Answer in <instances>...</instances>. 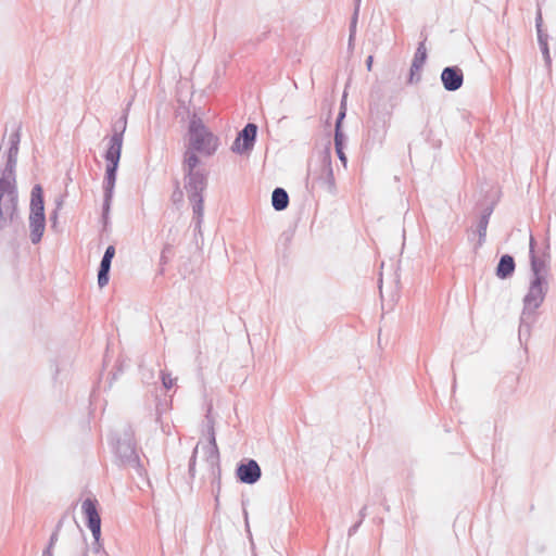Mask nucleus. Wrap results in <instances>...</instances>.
Segmentation results:
<instances>
[{
	"label": "nucleus",
	"mask_w": 556,
	"mask_h": 556,
	"mask_svg": "<svg viewBox=\"0 0 556 556\" xmlns=\"http://www.w3.org/2000/svg\"><path fill=\"white\" fill-rule=\"evenodd\" d=\"M313 181H316L329 193H336L337 188L332 169L331 151L329 147H326L319 154L318 173L313 175Z\"/></svg>",
	"instance_id": "nucleus-9"
},
{
	"label": "nucleus",
	"mask_w": 556,
	"mask_h": 556,
	"mask_svg": "<svg viewBox=\"0 0 556 556\" xmlns=\"http://www.w3.org/2000/svg\"><path fill=\"white\" fill-rule=\"evenodd\" d=\"M381 97L382 94L379 90L372 89L370 92L369 125L367 138L365 140V147L368 150L381 147L386 139L391 118V112L386 109V105L382 106L380 103Z\"/></svg>",
	"instance_id": "nucleus-2"
},
{
	"label": "nucleus",
	"mask_w": 556,
	"mask_h": 556,
	"mask_svg": "<svg viewBox=\"0 0 556 556\" xmlns=\"http://www.w3.org/2000/svg\"><path fill=\"white\" fill-rule=\"evenodd\" d=\"M440 79L446 91L455 92L464 85V72L458 65H448L442 70Z\"/></svg>",
	"instance_id": "nucleus-14"
},
{
	"label": "nucleus",
	"mask_w": 556,
	"mask_h": 556,
	"mask_svg": "<svg viewBox=\"0 0 556 556\" xmlns=\"http://www.w3.org/2000/svg\"><path fill=\"white\" fill-rule=\"evenodd\" d=\"M532 318H533V317H531V319H532ZM527 320H528V323H529V329H527V327H525V328H523L522 333H521V334L519 333V339H521V337H522L523 334H529V333H530L531 321H530V318H528Z\"/></svg>",
	"instance_id": "nucleus-52"
},
{
	"label": "nucleus",
	"mask_w": 556,
	"mask_h": 556,
	"mask_svg": "<svg viewBox=\"0 0 556 556\" xmlns=\"http://www.w3.org/2000/svg\"><path fill=\"white\" fill-rule=\"evenodd\" d=\"M361 526H362V520H357L354 525H352L348 530L349 538L353 536L357 532V530L359 529Z\"/></svg>",
	"instance_id": "nucleus-40"
},
{
	"label": "nucleus",
	"mask_w": 556,
	"mask_h": 556,
	"mask_svg": "<svg viewBox=\"0 0 556 556\" xmlns=\"http://www.w3.org/2000/svg\"><path fill=\"white\" fill-rule=\"evenodd\" d=\"M372 63H374V56H372V55H368V56H367V59H366V61H365V65H366V68H367L368 71H370V70H371V67H372Z\"/></svg>",
	"instance_id": "nucleus-48"
},
{
	"label": "nucleus",
	"mask_w": 556,
	"mask_h": 556,
	"mask_svg": "<svg viewBox=\"0 0 556 556\" xmlns=\"http://www.w3.org/2000/svg\"><path fill=\"white\" fill-rule=\"evenodd\" d=\"M346 116V106L340 105L338 115L334 122V129H343V121Z\"/></svg>",
	"instance_id": "nucleus-33"
},
{
	"label": "nucleus",
	"mask_w": 556,
	"mask_h": 556,
	"mask_svg": "<svg viewBox=\"0 0 556 556\" xmlns=\"http://www.w3.org/2000/svg\"><path fill=\"white\" fill-rule=\"evenodd\" d=\"M359 13L353 12L349 25V47H353Z\"/></svg>",
	"instance_id": "nucleus-28"
},
{
	"label": "nucleus",
	"mask_w": 556,
	"mask_h": 556,
	"mask_svg": "<svg viewBox=\"0 0 556 556\" xmlns=\"http://www.w3.org/2000/svg\"><path fill=\"white\" fill-rule=\"evenodd\" d=\"M421 70L422 68H420L414 64H410L407 84L413 85V84L419 83L421 79Z\"/></svg>",
	"instance_id": "nucleus-31"
},
{
	"label": "nucleus",
	"mask_w": 556,
	"mask_h": 556,
	"mask_svg": "<svg viewBox=\"0 0 556 556\" xmlns=\"http://www.w3.org/2000/svg\"><path fill=\"white\" fill-rule=\"evenodd\" d=\"M123 372L122 366H116V370L111 372V379L109 381V388L112 387L113 382L117 379V377Z\"/></svg>",
	"instance_id": "nucleus-39"
},
{
	"label": "nucleus",
	"mask_w": 556,
	"mask_h": 556,
	"mask_svg": "<svg viewBox=\"0 0 556 556\" xmlns=\"http://www.w3.org/2000/svg\"><path fill=\"white\" fill-rule=\"evenodd\" d=\"M130 105V102L128 103ZM129 106H127L122 115L112 124V135L105 150L119 151L123 150L124 134L127 128Z\"/></svg>",
	"instance_id": "nucleus-13"
},
{
	"label": "nucleus",
	"mask_w": 556,
	"mask_h": 556,
	"mask_svg": "<svg viewBox=\"0 0 556 556\" xmlns=\"http://www.w3.org/2000/svg\"><path fill=\"white\" fill-rule=\"evenodd\" d=\"M495 204L496 203L493 201V202L486 204L485 206H483V208L481 210L478 225H477V230H476V232L478 235V242L475 247V250H478L479 248H481L486 240V229H488V225H489L491 215L493 214V211L495 208Z\"/></svg>",
	"instance_id": "nucleus-17"
},
{
	"label": "nucleus",
	"mask_w": 556,
	"mask_h": 556,
	"mask_svg": "<svg viewBox=\"0 0 556 556\" xmlns=\"http://www.w3.org/2000/svg\"><path fill=\"white\" fill-rule=\"evenodd\" d=\"M112 443L116 464L118 466L132 468L139 477L147 475L143 464L137 453L134 431L130 426L124 430L123 437L113 439Z\"/></svg>",
	"instance_id": "nucleus-5"
},
{
	"label": "nucleus",
	"mask_w": 556,
	"mask_h": 556,
	"mask_svg": "<svg viewBox=\"0 0 556 556\" xmlns=\"http://www.w3.org/2000/svg\"><path fill=\"white\" fill-rule=\"evenodd\" d=\"M362 0H353V12L359 13Z\"/></svg>",
	"instance_id": "nucleus-51"
},
{
	"label": "nucleus",
	"mask_w": 556,
	"mask_h": 556,
	"mask_svg": "<svg viewBox=\"0 0 556 556\" xmlns=\"http://www.w3.org/2000/svg\"><path fill=\"white\" fill-rule=\"evenodd\" d=\"M197 456H198V445L192 451V454L189 458L188 464V475L190 480H193L195 478V466H197Z\"/></svg>",
	"instance_id": "nucleus-32"
},
{
	"label": "nucleus",
	"mask_w": 556,
	"mask_h": 556,
	"mask_svg": "<svg viewBox=\"0 0 556 556\" xmlns=\"http://www.w3.org/2000/svg\"><path fill=\"white\" fill-rule=\"evenodd\" d=\"M80 556H89V554H88V546H85V548H84V551H83Z\"/></svg>",
	"instance_id": "nucleus-56"
},
{
	"label": "nucleus",
	"mask_w": 556,
	"mask_h": 556,
	"mask_svg": "<svg viewBox=\"0 0 556 556\" xmlns=\"http://www.w3.org/2000/svg\"><path fill=\"white\" fill-rule=\"evenodd\" d=\"M382 286V277L379 278V288L381 289Z\"/></svg>",
	"instance_id": "nucleus-59"
},
{
	"label": "nucleus",
	"mask_w": 556,
	"mask_h": 556,
	"mask_svg": "<svg viewBox=\"0 0 556 556\" xmlns=\"http://www.w3.org/2000/svg\"><path fill=\"white\" fill-rule=\"evenodd\" d=\"M547 292V280L530 279L528 291L522 299L523 307L520 315V334L525 327L529 329V323L527 319L534 316L535 311L543 304Z\"/></svg>",
	"instance_id": "nucleus-8"
},
{
	"label": "nucleus",
	"mask_w": 556,
	"mask_h": 556,
	"mask_svg": "<svg viewBox=\"0 0 556 556\" xmlns=\"http://www.w3.org/2000/svg\"><path fill=\"white\" fill-rule=\"evenodd\" d=\"M116 249L115 245L110 244L106 247L102 258L100 261L99 267H98V286L100 289L104 288L109 281H110V273H111V266L112 261L115 256Z\"/></svg>",
	"instance_id": "nucleus-15"
},
{
	"label": "nucleus",
	"mask_w": 556,
	"mask_h": 556,
	"mask_svg": "<svg viewBox=\"0 0 556 556\" xmlns=\"http://www.w3.org/2000/svg\"><path fill=\"white\" fill-rule=\"evenodd\" d=\"M381 504L383 505L384 509L389 511L390 506L386 503V498L382 500Z\"/></svg>",
	"instance_id": "nucleus-55"
},
{
	"label": "nucleus",
	"mask_w": 556,
	"mask_h": 556,
	"mask_svg": "<svg viewBox=\"0 0 556 556\" xmlns=\"http://www.w3.org/2000/svg\"><path fill=\"white\" fill-rule=\"evenodd\" d=\"M290 203V198L286 189L282 187H276L271 192V206L275 211H285Z\"/></svg>",
	"instance_id": "nucleus-22"
},
{
	"label": "nucleus",
	"mask_w": 556,
	"mask_h": 556,
	"mask_svg": "<svg viewBox=\"0 0 556 556\" xmlns=\"http://www.w3.org/2000/svg\"><path fill=\"white\" fill-rule=\"evenodd\" d=\"M219 138L214 135L204 122L195 114L189 121L187 129V147L199 151L202 156H213L218 150Z\"/></svg>",
	"instance_id": "nucleus-4"
},
{
	"label": "nucleus",
	"mask_w": 556,
	"mask_h": 556,
	"mask_svg": "<svg viewBox=\"0 0 556 556\" xmlns=\"http://www.w3.org/2000/svg\"><path fill=\"white\" fill-rule=\"evenodd\" d=\"M358 516H359V519H358V520H362V522H363V521H364V519H365V518H366V516H367V506H366V505H364V506L361 508V510H359V513H358Z\"/></svg>",
	"instance_id": "nucleus-46"
},
{
	"label": "nucleus",
	"mask_w": 556,
	"mask_h": 556,
	"mask_svg": "<svg viewBox=\"0 0 556 556\" xmlns=\"http://www.w3.org/2000/svg\"><path fill=\"white\" fill-rule=\"evenodd\" d=\"M293 236H294V230L293 229L285 230L281 233V236L279 238V241H280L281 244H283L287 248L290 244V242L292 241Z\"/></svg>",
	"instance_id": "nucleus-34"
},
{
	"label": "nucleus",
	"mask_w": 556,
	"mask_h": 556,
	"mask_svg": "<svg viewBox=\"0 0 556 556\" xmlns=\"http://www.w3.org/2000/svg\"><path fill=\"white\" fill-rule=\"evenodd\" d=\"M336 153L338 155V159L344 164V166L348 163V157L344 153V149L336 150Z\"/></svg>",
	"instance_id": "nucleus-45"
},
{
	"label": "nucleus",
	"mask_w": 556,
	"mask_h": 556,
	"mask_svg": "<svg viewBox=\"0 0 556 556\" xmlns=\"http://www.w3.org/2000/svg\"><path fill=\"white\" fill-rule=\"evenodd\" d=\"M58 219H59V211L53 210V211L50 213V223H51V228H55V227L58 226Z\"/></svg>",
	"instance_id": "nucleus-41"
},
{
	"label": "nucleus",
	"mask_w": 556,
	"mask_h": 556,
	"mask_svg": "<svg viewBox=\"0 0 556 556\" xmlns=\"http://www.w3.org/2000/svg\"><path fill=\"white\" fill-rule=\"evenodd\" d=\"M62 205H63V197L61 195L55 199V208L54 210L59 211L62 207Z\"/></svg>",
	"instance_id": "nucleus-49"
},
{
	"label": "nucleus",
	"mask_w": 556,
	"mask_h": 556,
	"mask_svg": "<svg viewBox=\"0 0 556 556\" xmlns=\"http://www.w3.org/2000/svg\"><path fill=\"white\" fill-rule=\"evenodd\" d=\"M530 279L547 280V262L544 257H539L535 251L530 253Z\"/></svg>",
	"instance_id": "nucleus-20"
},
{
	"label": "nucleus",
	"mask_w": 556,
	"mask_h": 556,
	"mask_svg": "<svg viewBox=\"0 0 556 556\" xmlns=\"http://www.w3.org/2000/svg\"><path fill=\"white\" fill-rule=\"evenodd\" d=\"M235 477L239 483L255 484L262 477L261 466L253 458H242L237 463Z\"/></svg>",
	"instance_id": "nucleus-12"
},
{
	"label": "nucleus",
	"mask_w": 556,
	"mask_h": 556,
	"mask_svg": "<svg viewBox=\"0 0 556 556\" xmlns=\"http://www.w3.org/2000/svg\"><path fill=\"white\" fill-rule=\"evenodd\" d=\"M348 137L343 129H334L333 143L334 150L344 149L346 146Z\"/></svg>",
	"instance_id": "nucleus-29"
},
{
	"label": "nucleus",
	"mask_w": 556,
	"mask_h": 556,
	"mask_svg": "<svg viewBox=\"0 0 556 556\" xmlns=\"http://www.w3.org/2000/svg\"><path fill=\"white\" fill-rule=\"evenodd\" d=\"M340 105H344V106H346V93H345V92L343 93V97H342V99H341V103H340Z\"/></svg>",
	"instance_id": "nucleus-53"
},
{
	"label": "nucleus",
	"mask_w": 556,
	"mask_h": 556,
	"mask_svg": "<svg viewBox=\"0 0 556 556\" xmlns=\"http://www.w3.org/2000/svg\"><path fill=\"white\" fill-rule=\"evenodd\" d=\"M21 124H14V129L9 137V149L7 151V162L0 176V203L3 198L10 199L17 197L16 187V165L21 143Z\"/></svg>",
	"instance_id": "nucleus-3"
},
{
	"label": "nucleus",
	"mask_w": 556,
	"mask_h": 556,
	"mask_svg": "<svg viewBox=\"0 0 556 556\" xmlns=\"http://www.w3.org/2000/svg\"><path fill=\"white\" fill-rule=\"evenodd\" d=\"M192 214H194L193 210H192ZM202 218H204V216ZM192 223H193L194 240H195V243L198 244V236H200L202 238V224H203V219H201V223L199 224V227H197L195 215H192Z\"/></svg>",
	"instance_id": "nucleus-36"
},
{
	"label": "nucleus",
	"mask_w": 556,
	"mask_h": 556,
	"mask_svg": "<svg viewBox=\"0 0 556 556\" xmlns=\"http://www.w3.org/2000/svg\"><path fill=\"white\" fill-rule=\"evenodd\" d=\"M199 151L186 146L182 153L181 169L184 173V189L187 192L188 201L191 204L195 219L197 227L201 223L204 210V192L208 186V170L202 165V160Z\"/></svg>",
	"instance_id": "nucleus-1"
},
{
	"label": "nucleus",
	"mask_w": 556,
	"mask_h": 556,
	"mask_svg": "<svg viewBox=\"0 0 556 556\" xmlns=\"http://www.w3.org/2000/svg\"><path fill=\"white\" fill-rule=\"evenodd\" d=\"M103 157L106 162L105 173L103 179V202H102V212L101 219L102 224L105 227L109 224L111 205L114 195V188L117 179V172L119 167V162L122 157V152L105 150Z\"/></svg>",
	"instance_id": "nucleus-7"
},
{
	"label": "nucleus",
	"mask_w": 556,
	"mask_h": 556,
	"mask_svg": "<svg viewBox=\"0 0 556 556\" xmlns=\"http://www.w3.org/2000/svg\"><path fill=\"white\" fill-rule=\"evenodd\" d=\"M174 254V239L172 241H166L162 248L161 255H160V270L159 274H164V266L168 264L170 261V257Z\"/></svg>",
	"instance_id": "nucleus-25"
},
{
	"label": "nucleus",
	"mask_w": 556,
	"mask_h": 556,
	"mask_svg": "<svg viewBox=\"0 0 556 556\" xmlns=\"http://www.w3.org/2000/svg\"><path fill=\"white\" fill-rule=\"evenodd\" d=\"M161 380L162 384L166 390H169L174 386V379L172 378L169 372L161 371Z\"/></svg>",
	"instance_id": "nucleus-35"
},
{
	"label": "nucleus",
	"mask_w": 556,
	"mask_h": 556,
	"mask_svg": "<svg viewBox=\"0 0 556 556\" xmlns=\"http://www.w3.org/2000/svg\"><path fill=\"white\" fill-rule=\"evenodd\" d=\"M244 528H245V532L248 534V538L250 539L251 543L253 544V541H252V532H251V529H250V522L249 520H247V525H244Z\"/></svg>",
	"instance_id": "nucleus-50"
},
{
	"label": "nucleus",
	"mask_w": 556,
	"mask_h": 556,
	"mask_svg": "<svg viewBox=\"0 0 556 556\" xmlns=\"http://www.w3.org/2000/svg\"><path fill=\"white\" fill-rule=\"evenodd\" d=\"M91 531V534H92V538H93V542H92V545H91V549L94 554H100V556L103 555V552H106L104 546H103V543H102V539H101V529H94V530H90Z\"/></svg>",
	"instance_id": "nucleus-26"
},
{
	"label": "nucleus",
	"mask_w": 556,
	"mask_h": 556,
	"mask_svg": "<svg viewBox=\"0 0 556 556\" xmlns=\"http://www.w3.org/2000/svg\"><path fill=\"white\" fill-rule=\"evenodd\" d=\"M3 212L8 215V219L13 226L24 231V220L18 210V195L4 200Z\"/></svg>",
	"instance_id": "nucleus-19"
},
{
	"label": "nucleus",
	"mask_w": 556,
	"mask_h": 556,
	"mask_svg": "<svg viewBox=\"0 0 556 556\" xmlns=\"http://www.w3.org/2000/svg\"><path fill=\"white\" fill-rule=\"evenodd\" d=\"M98 500L87 497L81 505L86 527L89 530L101 529V516L98 510Z\"/></svg>",
	"instance_id": "nucleus-16"
},
{
	"label": "nucleus",
	"mask_w": 556,
	"mask_h": 556,
	"mask_svg": "<svg viewBox=\"0 0 556 556\" xmlns=\"http://www.w3.org/2000/svg\"><path fill=\"white\" fill-rule=\"evenodd\" d=\"M516 270L515 257L511 254L505 253L501 255L495 267V276L501 280L509 279L514 276Z\"/></svg>",
	"instance_id": "nucleus-18"
},
{
	"label": "nucleus",
	"mask_w": 556,
	"mask_h": 556,
	"mask_svg": "<svg viewBox=\"0 0 556 556\" xmlns=\"http://www.w3.org/2000/svg\"><path fill=\"white\" fill-rule=\"evenodd\" d=\"M7 224V218L4 217V212L2 204L0 203V232L4 229Z\"/></svg>",
	"instance_id": "nucleus-44"
},
{
	"label": "nucleus",
	"mask_w": 556,
	"mask_h": 556,
	"mask_svg": "<svg viewBox=\"0 0 556 556\" xmlns=\"http://www.w3.org/2000/svg\"><path fill=\"white\" fill-rule=\"evenodd\" d=\"M59 371H60V369H59L58 365H55V370H54V375H53V380H54V381L56 380V377H58V375H59Z\"/></svg>",
	"instance_id": "nucleus-54"
},
{
	"label": "nucleus",
	"mask_w": 556,
	"mask_h": 556,
	"mask_svg": "<svg viewBox=\"0 0 556 556\" xmlns=\"http://www.w3.org/2000/svg\"><path fill=\"white\" fill-rule=\"evenodd\" d=\"M170 201L176 207H180L184 204V190L180 187L178 179L174 180V190L170 195Z\"/></svg>",
	"instance_id": "nucleus-27"
},
{
	"label": "nucleus",
	"mask_w": 556,
	"mask_h": 556,
	"mask_svg": "<svg viewBox=\"0 0 556 556\" xmlns=\"http://www.w3.org/2000/svg\"><path fill=\"white\" fill-rule=\"evenodd\" d=\"M248 504H249V500H242L241 501L242 515H243V519H244V525H247V520H249V513H248V509H247V505Z\"/></svg>",
	"instance_id": "nucleus-43"
},
{
	"label": "nucleus",
	"mask_w": 556,
	"mask_h": 556,
	"mask_svg": "<svg viewBox=\"0 0 556 556\" xmlns=\"http://www.w3.org/2000/svg\"><path fill=\"white\" fill-rule=\"evenodd\" d=\"M59 534L60 533H56V532H53L51 533L49 540H48V543L46 545V547L43 548L42 551V556H53V549L55 547V544L59 540Z\"/></svg>",
	"instance_id": "nucleus-30"
},
{
	"label": "nucleus",
	"mask_w": 556,
	"mask_h": 556,
	"mask_svg": "<svg viewBox=\"0 0 556 556\" xmlns=\"http://www.w3.org/2000/svg\"><path fill=\"white\" fill-rule=\"evenodd\" d=\"M535 245H536V241H535V239L533 238V236L531 235V236H530V242H529V254H530L532 251H535Z\"/></svg>",
	"instance_id": "nucleus-47"
},
{
	"label": "nucleus",
	"mask_w": 556,
	"mask_h": 556,
	"mask_svg": "<svg viewBox=\"0 0 556 556\" xmlns=\"http://www.w3.org/2000/svg\"><path fill=\"white\" fill-rule=\"evenodd\" d=\"M66 517H67V513H64V514L62 515V517L59 519V521L56 522V525H55V527H54V529H53V532L60 533V531L62 530V527H63V525H64V521H65Z\"/></svg>",
	"instance_id": "nucleus-42"
},
{
	"label": "nucleus",
	"mask_w": 556,
	"mask_h": 556,
	"mask_svg": "<svg viewBox=\"0 0 556 556\" xmlns=\"http://www.w3.org/2000/svg\"><path fill=\"white\" fill-rule=\"evenodd\" d=\"M178 235H179V229L176 226L169 227L166 241H172V239H174V243H175Z\"/></svg>",
	"instance_id": "nucleus-38"
},
{
	"label": "nucleus",
	"mask_w": 556,
	"mask_h": 556,
	"mask_svg": "<svg viewBox=\"0 0 556 556\" xmlns=\"http://www.w3.org/2000/svg\"><path fill=\"white\" fill-rule=\"evenodd\" d=\"M213 407L212 405L207 406L204 421H203V429L202 433L206 437L208 445L206 447L205 452V460H211L214 463L215 467L218 468V457L219 455V448L216 442V433H215V421L213 418Z\"/></svg>",
	"instance_id": "nucleus-11"
},
{
	"label": "nucleus",
	"mask_w": 556,
	"mask_h": 556,
	"mask_svg": "<svg viewBox=\"0 0 556 556\" xmlns=\"http://www.w3.org/2000/svg\"><path fill=\"white\" fill-rule=\"evenodd\" d=\"M266 36H267V33H263L262 37L258 40H263L264 38H266Z\"/></svg>",
	"instance_id": "nucleus-58"
},
{
	"label": "nucleus",
	"mask_w": 556,
	"mask_h": 556,
	"mask_svg": "<svg viewBox=\"0 0 556 556\" xmlns=\"http://www.w3.org/2000/svg\"><path fill=\"white\" fill-rule=\"evenodd\" d=\"M102 556H111L108 552H103Z\"/></svg>",
	"instance_id": "nucleus-60"
},
{
	"label": "nucleus",
	"mask_w": 556,
	"mask_h": 556,
	"mask_svg": "<svg viewBox=\"0 0 556 556\" xmlns=\"http://www.w3.org/2000/svg\"><path fill=\"white\" fill-rule=\"evenodd\" d=\"M210 467L211 475L213 477L212 479V485H213V494L215 500V508L217 509L219 506V493H220V486H222V468H220V456L218 457V468L215 467L214 463L211 460H206Z\"/></svg>",
	"instance_id": "nucleus-21"
},
{
	"label": "nucleus",
	"mask_w": 556,
	"mask_h": 556,
	"mask_svg": "<svg viewBox=\"0 0 556 556\" xmlns=\"http://www.w3.org/2000/svg\"><path fill=\"white\" fill-rule=\"evenodd\" d=\"M180 106H181L182 109H185V110H187V111L189 112V110H188V108L186 106V104H185V102H184V101H181V102H180Z\"/></svg>",
	"instance_id": "nucleus-57"
},
{
	"label": "nucleus",
	"mask_w": 556,
	"mask_h": 556,
	"mask_svg": "<svg viewBox=\"0 0 556 556\" xmlns=\"http://www.w3.org/2000/svg\"><path fill=\"white\" fill-rule=\"evenodd\" d=\"M535 29L538 35V43L540 48L548 46V34L547 30L544 28L543 24V16H542V10L541 7L538 5L536 13H535Z\"/></svg>",
	"instance_id": "nucleus-23"
},
{
	"label": "nucleus",
	"mask_w": 556,
	"mask_h": 556,
	"mask_svg": "<svg viewBox=\"0 0 556 556\" xmlns=\"http://www.w3.org/2000/svg\"><path fill=\"white\" fill-rule=\"evenodd\" d=\"M258 127L255 123H248L238 131L230 150L239 155H249L254 149Z\"/></svg>",
	"instance_id": "nucleus-10"
},
{
	"label": "nucleus",
	"mask_w": 556,
	"mask_h": 556,
	"mask_svg": "<svg viewBox=\"0 0 556 556\" xmlns=\"http://www.w3.org/2000/svg\"><path fill=\"white\" fill-rule=\"evenodd\" d=\"M540 50H541V53H542L545 66L547 68H551V66H552V58H551V53H549V46L540 48Z\"/></svg>",
	"instance_id": "nucleus-37"
},
{
	"label": "nucleus",
	"mask_w": 556,
	"mask_h": 556,
	"mask_svg": "<svg viewBox=\"0 0 556 556\" xmlns=\"http://www.w3.org/2000/svg\"><path fill=\"white\" fill-rule=\"evenodd\" d=\"M427 36L418 43L417 49L415 51L412 64L422 68L427 62L428 52L426 48Z\"/></svg>",
	"instance_id": "nucleus-24"
},
{
	"label": "nucleus",
	"mask_w": 556,
	"mask_h": 556,
	"mask_svg": "<svg viewBox=\"0 0 556 556\" xmlns=\"http://www.w3.org/2000/svg\"><path fill=\"white\" fill-rule=\"evenodd\" d=\"M28 222L30 242L35 245L39 244L47 226L45 191L40 184L34 185L30 191Z\"/></svg>",
	"instance_id": "nucleus-6"
}]
</instances>
